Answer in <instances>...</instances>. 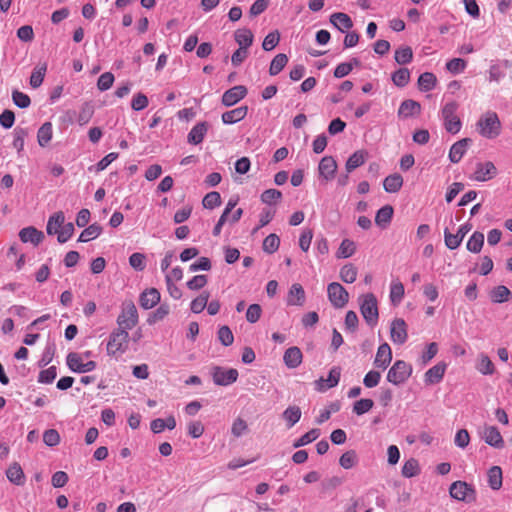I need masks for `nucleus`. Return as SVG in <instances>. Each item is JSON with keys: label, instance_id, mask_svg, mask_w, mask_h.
<instances>
[{"label": "nucleus", "instance_id": "nucleus-55", "mask_svg": "<svg viewBox=\"0 0 512 512\" xmlns=\"http://www.w3.org/2000/svg\"><path fill=\"white\" fill-rule=\"evenodd\" d=\"M218 340L221 342L224 346H230L234 342V336L231 331V329L224 325L221 326L217 332Z\"/></svg>", "mask_w": 512, "mask_h": 512}, {"label": "nucleus", "instance_id": "nucleus-24", "mask_svg": "<svg viewBox=\"0 0 512 512\" xmlns=\"http://www.w3.org/2000/svg\"><path fill=\"white\" fill-rule=\"evenodd\" d=\"M302 358L303 355L301 350L298 347L293 346L285 351L283 361L288 368L295 369L302 363Z\"/></svg>", "mask_w": 512, "mask_h": 512}, {"label": "nucleus", "instance_id": "nucleus-60", "mask_svg": "<svg viewBox=\"0 0 512 512\" xmlns=\"http://www.w3.org/2000/svg\"><path fill=\"white\" fill-rule=\"evenodd\" d=\"M466 61L461 58H453L446 63V68L452 74H459L466 68Z\"/></svg>", "mask_w": 512, "mask_h": 512}, {"label": "nucleus", "instance_id": "nucleus-33", "mask_svg": "<svg viewBox=\"0 0 512 512\" xmlns=\"http://www.w3.org/2000/svg\"><path fill=\"white\" fill-rule=\"evenodd\" d=\"M488 484L491 489L499 490L502 487V469L499 466H492L487 473Z\"/></svg>", "mask_w": 512, "mask_h": 512}, {"label": "nucleus", "instance_id": "nucleus-13", "mask_svg": "<svg viewBox=\"0 0 512 512\" xmlns=\"http://www.w3.org/2000/svg\"><path fill=\"white\" fill-rule=\"evenodd\" d=\"M482 439L491 447L501 449L504 447L505 442L499 431L495 426H485L481 433Z\"/></svg>", "mask_w": 512, "mask_h": 512}, {"label": "nucleus", "instance_id": "nucleus-45", "mask_svg": "<svg viewBox=\"0 0 512 512\" xmlns=\"http://www.w3.org/2000/svg\"><path fill=\"white\" fill-rule=\"evenodd\" d=\"M46 64L36 66L30 76V85L32 88H38L43 83L46 74Z\"/></svg>", "mask_w": 512, "mask_h": 512}, {"label": "nucleus", "instance_id": "nucleus-9", "mask_svg": "<svg viewBox=\"0 0 512 512\" xmlns=\"http://www.w3.org/2000/svg\"><path fill=\"white\" fill-rule=\"evenodd\" d=\"M211 375L216 385L228 386L236 382L239 374L234 368L224 369L220 366H215L212 368Z\"/></svg>", "mask_w": 512, "mask_h": 512}, {"label": "nucleus", "instance_id": "nucleus-6", "mask_svg": "<svg viewBox=\"0 0 512 512\" xmlns=\"http://www.w3.org/2000/svg\"><path fill=\"white\" fill-rule=\"evenodd\" d=\"M138 311L133 302H126L122 305V310L117 317L118 329L128 330L133 329L138 324Z\"/></svg>", "mask_w": 512, "mask_h": 512}, {"label": "nucleus", "instance_id": "nucleus-29", "mask_svg": "<svg viewBox=\"0 0 512 512\" xmlns=\"http://www.w3.org/2000/svg\"><path fill=\"white\" fill-rule=\"evenodd\" d=\"M393 213H394V210L391 205H385V206L381 207L377 211L376 216H375L376 225H378L381 228H386L392 220Z\"/></svg>", "mask_w": 512, "mask_h": 512}, {"label": "nucleus", "instance_id": "nucleus-51", "mask_svg": "<svg viewBox=\"0 0 512 512\" xmlns=\"http://www.w3.org/2000/svg\"><path fill=\"white\" fill-rule=\"evenodd\" d=\"M320 436V430L319 429H311L304 435H302L300 438H298L294 443V448H299L302 446H305L313 441H315Z\"/></svg>", "mask_w": 512, "mask_h": 512}, {"label": "nucleus", "instance_id": "nucleus-31", "mask_svg": "<svg viewBox=\"0 0 512 512\" xmlns=\"http://www.w3.org/2000/svg\"><path fill=\"white\" fill-rule=\"evenodd\" d=\"M403 185V178L400 174L394 173L387 176L383 181L384 190L388 193L398 192Z\"/></svg>", "mask_w": 512, "mask_h": 512}, {"label": "nucleus", "instance_id": "nucleus-11", "mask_svg": "<svg viewBox=\"0 0 512 512\" xmlns=\"http://www.w3.org/2000/svg\"><path fill=\"white\" fill-rule=\"evenodd\" d=\"M68 367L77 373H86L93 371L96 368L95 361H88L83 363L82 358L75 352H71L67 356Z\"/></svg>", "mask_w": 512, "mask_h": 512}, {"label": "nucleus", "instance_id": "nucleus-47", "mask_svg": "<svg viewBox=\"0 0 512 512\" xmlns=\"http://www.w3.org/2000/svg\"><path fill=\"white\" fill-rule=\"evenodd\" d=\"M355 251V242L350 239H344L341 242L336 255L338 258H349L355 253Z\"/></svg>", "mask_w": 512, "mask_h": 512}, {"label": "nucleus", "instance_id": "nucleus-40", "mask_svg": "<svg viewBox=\"0 0 512 512\" xmlns=\"http://www.w3.org/2000/svg\"><path fill=\"white\" fill-rule=\"evenodd\" d=\"M101 232L102 228L100 225L96 223L91 224L81 232L78 238V242H89L90 240L97 238L101 234Z\"/></svg>", "mask_w": 512, "mask_h": 512}, {"label": "nucleus", "instance_id": "nucleus-7", "mask_svg": "<svg viewBox=\"0 0 512 512\" xmlns=\"http://www.w3.org/2000/svg\"><path fill=\"white\" fill-rule=\"evenodd\" d=\"M450 496L458 501L472 503L476 500L475 488L465 481H455L449 488Z\"/></svg>", "mask_w": 512, "mask_h": 512}, {"label": "nucleus", "instance_id": "nucleus-53", "mask_svg": "<svg viewBox=\"0 0 512 512\" xmlns=\"http://www.w3.org/2000/svg\"><path fill=\"white\" fill-rule=\"evenodd\" d=\"M280 245V238L276 234H269L263 241V250L268 254L276 252Z\"/></svg>", "mask_w": 512, "mask_h": 512}, {"label": "nucleus", "instance_id": "nucleus-57", "mask_svg": "<svg viewBox=\"0 0 512 512\" xmlns=\"http://www.w3.org/2000/svg\"><path fill=\"white\" fill-rule=\"evenodd\" d=\"M374 405V402L372 399H360L356 401L353 405V412L357 415H363L370 411Z\"/></svg>", "mask_w": 512, "mask_h": 512}, {"label": "nucleus", "instance_id": "nucleus-30", "mask_svg": "<svg viewBox=\"0 0 512 512\" xmlns=\"http://www.w3.org/2000/svg\"><path fill=\"white\" fill-rule=\"evenodd\" d=\"M421 111V105L414 100H405L401 103L398 115L404 118L411 117L415 114H419Z\"/></svg>", "mask_w": 512, "mask_h": 512}, {"label": "nucleus", "instance_id": "nucleus-56", "mask_svg": "<svg viewBox=\"0 0 512 512\" xmlns=\"http://www.w3.org/2000/svg\"><path fill=\"white\" fill-rule=\"evenodd\" d=\"M202 204L207 209H214L221 204V196L216 191L209 192L204 196Z\"/></svg>", "mask_w": 512, "mask_h": 512}, {"label": "nucleus", "instance_id": "nucleus-27", "mask_svg": "<svg viewBox=\"0 0 512 512\" xmlns=\"http://www.w3.org/2000/svg\"><path fill=\"white\" fill-rule=\"evenodd\" d=\"M248 107L240 106L230 111L224 112L222 114V121L224 124H234L242 119H244L247 115Z\"/></svg>", "mask_w": 512, "mask_h": 512}, {"label": "nucleus", "instance_id": "nucleus-16", "mask_svg": "<svg viewBox=\"0 0 512 512\" xmlns=\"http://www.w3.org/2000/svg\"><path fill=\"white\" fill-rule=\"evenodd\" d=\"M472 143L470 138H463L457 142H455L449 151V160L452 163H458L462 159V157L467 152L469 145Z\"/></svg>", "mask_w": 512, "mask_h": 512}, {"label": "nucleus", "instance_id": "nucleus-26", "mask_svg": "<svg viewBox=\"0 0 512 512\" xmlns=\"http://www.w3.org/2000/svg\"><path fill=\"white\" fill-rule=\"evenodd\" d=\"M6 476L8 480L17 485L22 486L25 484V474L19 463H12L6 470Z\"/></svg>", "mask_w": 512, "mask_h": 512}, {"label": "nucleus", "instance_id": "nucleus-17", "mask_svg": "<svg viewBox=\"0 0 512 512\" xmlns=\"http://www.w3.org/2000/svg\"><path fill=\"white\" fill-rule=\"evenodd\" d=\"M447 365L444 362H439L425 372L424 381L427 385L439 383L445 374Z\"/></svg>", "mask_w": 512, "mask_h": 512}, {"label": "nucleus", "instance_id": "nucleus-15", "mask_svg": "<svg viewBox=\"0 0 512 512\" xmlns=\"http://www.w3.org/2000/svg\"><path fill=\"white\" fill-rule=\"evenodd\" d=\"M392 361V351L387 343L381 344L374 359V366L385 370Z\"/></svg>", "mask_w": 512, "mask_h": 512}, {"label": "nucleus", "instance_id": "nucleus-1", "mask_svg": "<svg viewBox=\"0 0 512 512\" xmlns=\"http://www.w3.org/2000/svg\"><path fill=\"white\" fill-rule=\"evenodd\" d=\"M458 103L456 101L447 102L442 110L441 117L445 130L451 134H457L462 127L460 118L457 116Z\"/></svg>", "mask_w": 512, "mask_h": 512}, {"label": "nucleus", "instance_id": "nucleus-32", "mask_svg": "<svg viewBox=\"0 0 512 512\" xmlns=\"http://www.w3.org/2000/svg\"><path fill=\"white\" fill-rule=\"evenodd\" d=\"M65 216L62 211L56 212L52 216H50L48 223H47V233L49 235H54L59 233L62 225L64 224Z\"/></svg>", "mask_w": 512, "mask_h": 512}, {"label": "nucleus", "instance_id": "nucleus-14", "mask_svg": "<svg viewBox=\"0 0 512 512\" xmlns=\"http://www.w3.org/2000/svg\"><path fill=\"white\" fill-rule=\"evenodd\" d=\"M247 95V88L243 85L234 86L222 95V104L230 107L238 103Z\"/></svg>", "mask_w": 512, "mask_h": 512}, {"label": "nucleus", "instance_id": "nucleus-46", "mask_svg": "<svg viewBox=\"0 0 512 512\" xmlns=\"http://www.w3.org/2000/svg\"><path fill=\"white\" fill-rule=\"evenodd\" d=\"M395 61L400 64H408L413 59V51L409 46H402L395 51Z\"/></svg>", "mask_w": 512, "mask_h": 512}, {"label": "nucleus", "instance_id": "nucleus-58", "mask_svg": "<svg viewBox=\"0 0 512 512\" xmlns=\"http://www.w3.org/2000/svg\"><path fill=\"white\" fill-rule=\"evenodd\" d=\"M282 193L277 189H267L261 194V201L265 204L271 205L281 200Z\"/></svg>", "mask_w": 512, "mask_h": 512}, {"label": "nucleus", "instance_id": "nucleus-36", "mask_svg": "<svg viewBox=\"0 0 512 512\" xmlns=\"http://www.w3.org/2000/svg\"><path fill=\"white\" fill-rule=\"evenodd\" d=\"M511 291L504 285L493 288L490 292V299L493 303H504L509 301Z\"/></svg>", "mask_w": 512, "mask_h": 512}, {"label": "nucleus", "instance_id": "nucleus-39", "mask_svg": "<svg viewBox=\"0 0 512 512\" xmlns=\"http://www.w3.org/2000/svg\"><path fill=\"white\" fill-rule=\"evenodd\" d=\"M288 63V57L284 53L277 54L273 60L271 61L270 68H269V74L271 76H275L279 74L286 64Z\"/></svg>", "mask_w": 512, "mask_h": 512}, {"label": "nucleus", "instance_id": "nucleus-10", "mask_svg": "<svg viewBox=\"0 0 512 512\" xmlns=\"http://www.w3.org/2000/svg\"><path fill=\"white\" fill-rule=\"evenodd\" d=\"M497 175V168L491 162L477 163L472 179L478 182H485L493 179Z\"/></svg>", "mask_w": 512, "mask_h": 512}, {"label": "nucleus", "instance_id": "nucleus-12", "mask_svg": "<svg viewBox=\"0 0 512 512\" xmlns=\"http://www.w3.org/2000/svg\"><path fill=\"white\" fill-rule=\"evenodd\" d=\"M391 340L398 345H402L408 338L407 325L402 318H396L391 323Z\"/></svg>", "mask_w": 512, "mask_h": 512}, {"label": "nucleus", "instance_id": "nucleus-49", "mask_svg": "<svg viewBox=\"0 0 512 512\" xmlns=\"http://www.w3.org/2000/svg\"><path fill=\"white\" fill-rule=\"evenodd\" d=\"M392 81L398 87L406 86L410 81V72L407 68H400L392 74Z\"/></svg>", "mask_w": 512, "mask_h": 512}, {"label": "nucleus", "instance_id": "nucleus-44", "mask_svg": "<svg viewBox=\"0 0 512 512\" xmlns=\"http://www.w3.org/2000/svg\"><path fill=\"white\" fill-rule=\"evenodd\" d=\"M404 286L400 281H394L390 287V301L393 305H398L401 303L404 297Z\"/></svg>", "mask_w": 512, "mask_h": 512}, {"label": "nucleus", "instance_id": "nucleus-59", "mask_svg": "<svg viewBox=\"0 0 512 512\" xmlns=\"http://www.w3.org/2000/svg\"><path fill=\"white\" fill-rule=\"evenodd\" d=\"M170 313V307L168 304H161L149 317L148 323L153 324L163 320Z\"/></svg>", "mask_w": 512, "mask_h": 512}, {"label": "nucleus", "instance_id": "nucleus-38", "mask_svg": "<svg viewBox=\"0 0 512 512\" xmlns=\"http://www.w3.org/2000/svg\"><path fill=\"white\" fill-rule=\"evenodd\" d=\"M235 41L239 48L248 49L253 43V34L249 29H239L235 32Z\"/></svg>", "mask_w": 512, "mask_h": 512}, {"label": "nucleus", "instance_id": "nucleus-20", "mask_svg": "<svg viewBox=\"0 0 512 512\" xmlns=\"http://www.w3.org/2000/svg\"><path fill=\"white\" fill-rule=\"evenodd\" d=\"M160 301V292L156 288H149L143 291L139 298L140 306L145 309H151Z\"/></svg>", "mask_w": 512, "mask_h": 512}, {"label": "nucleus", "instance_id": "nucleus-34", "mask_svg": "<svg viewBox=\"0 0 512 512\" xmlns=\"http://www.w3.org/2000/svg\"><path fill=\"white\" fill-rule=\"evenodd\" d=\"M476 369L483 375H492L495 367L491 359L484 353L479 354Z\"/></svg>", "mask_w": 512, "mask_h": 512}, {"label": "nucleus", "instance_id": "nucleus-37", "mask_svg": "<svg viewBox=\"0 0 512 512\" xmlns=\"http://www.w3.org/2000/svg\"><path fill=\"white\" fill-rule=\"evenodd\" d=\"M301 415V409L298 406H289L282 414L288 428L293 427L300 420Z\"/></svg>", "mask_w": 512, "mask_h": 512}, {"label": "nucleus", "instance_id": "nucleus-21", "mask_svg": "<svg viewBox=\"0 0 512 512\" xmlns=\"http://www.w3.org/2000/svg\"><path fill=\"white\" fill-rule=\"evenodd\" d=\"M19 237L23 243H32L37 246L44 239L42 231L37 230L35 227H26L20 230Z\"/></svg>", "mask_w": 512, "mask_h": 512}, {"label": "nucleus", "instance_id": "nucleus-25", "mask_svg": "<svg viewBox=\"0 0 512 512\" xmlns=\"http://www.w3.org/2000/svg\"><path fill=\"white\" fill-rule=\"evenodd\" d=\"M207 131H208L207 122H199L188 133L187 141L190 144L198 145L204 140V137H205Z\"/></svg>", "mask_w": 512, "mask_h": 512}, {"label": "nucleus", "instance_id": "nucleus-23", "mask_svg": "<svg viewBox=\"0 0 512 512\" xmlns=\"http://www.w3.org/2000/svg\"><path fill=\"white\" fill-rule=\"evenodd\" d=\"M330 22L335 28H337L342 33L353 27L352 19L348 14L343 12L333 13L330 16Z\"/></svg>", "mask_w": 512, "mask_h": 512}, {"label": "nucleus", "instance_id": "nucleus-48", "mask_svg": "<svg viewBox=\"0 0 512 512\" xmlns=\"http://www.w3.org/2000/svg\"><path fill=\"white\" fill-rule=\"evenodd\" d=\"M358 463V456L355 450H349L343 453L339 459V464L344 469H351Z\"/></svg>", "mask_w": 512, "mask_h": 512}, {"label": "nucleus", "instance_id": "nucleus-4", "mask_svg": "<svg viewBox=\"0 0 512 512\" xmlns=\"http://www.w3.org/2000/svg\"><path fill=\"white\" fill-rule=\"evenodd\" d=\"M129 333L124 329L116 328L109 335L107 342V353L110 356L123 354L128 349Z\"/></svg>", "mask_w": 512, "mask_h": 512}, {"label": "nucleus", "instance_id": "nucleus-2", "mask_svg": "<svg viewBox=\"0 0 512 512\" xmlns=\"http://www.w3.org/2000/svg\"><path fill=\"white\" fill-rule=\"evenodd\" d=\"M360 312L370 326H375L378 322L379 312L378 303L373 293H367L359 297Z\"/></svg>", "mask_w": 512, "mask_h": 512}, {"label": "nucleus", "instance_id": "nucleus-19", "mask_svg": "<svg viewBox=\"0 0 512 512\" xmlns=\"http://www.w3.org/2000/svg\"><path fill=\"white\" fill-rule=\"evenodd\" d=\"M341 376V369L339 367H333L329 371L327 379L320 378L316 381L317 389L324 391L329 388H333L338 385Z\"/></svg>", "mask_w": 512, "mask_h": 512}, {"label": "nucleus", "instance_id": "nucleus-42", "mask_svg": "<svg viewBox=\"0 0 512 512\" xmlns=\"http://www.w3.org/2000/svg\"><path fill=\"white\" fill-rule=\"evenodd\" d=\"M484 245V234L475 231L467 242V249L472 253H479Z\"/></svg>", "mask_w": 512, "mask_h": 512}, {"label": "nucleus", "instance_id": "nucleus-43", "mask_svg": "<svg viewBox=\"0 0 512 512\" xmlns=\"http://www.w3.org/2000/svg\"><path fill=\"white\" fill-rule=\"evenodd\" d=\"M357 275H358V270L357 268L349 263V264H345L341 269H340V279L345 282V283H353L356 281L357 279Z\"/></svg>", "mask_w": 512, "mask_h": 512}, {"label": "nucleus", "instance_id": "nucleus-22", "mask_svg": "<svg viewBox=\"0 0 512 512\" xmlns=\"http://www.w3.org/2000/svg\"><path fill=\"white\" fill-rule=\"evenodd\" d=\"M305 291L303 287L295 283L293 284L288 292L287 305L290 306H303L305 303Z\"/></svg>", "mask_w": 512, "mask_h": 512}, {"label": "nucleus", "instance_id": "nucleus-62", "mask_svg": "<svg viewBox=\"0 0 512 512\" xmlns=\"http://www.w3.org/2000/svg\"><path fill=\"white\" fill-rule=\"evenodd\" d=\"M12 100L16 106L22 109L29 107L31 104L30 97L18 90L12 92Z\"/></svg>", "mask_w": 512, "mask_h": 512}, {"label": "nucleus", "instance_id": "nucleus-18", "mask_svg": "<svg viewBox=\"0 0 512 512\" xmlns=\"http://www.w3.org/2000/svg\"><path fill=\"white\" fill-rule=\"evenodd\" d=\"M319 173L325 180H332L337 170V163L332 156H325L321 159L319 166Z\"/></svg>", "mask_w": 512, "mask_h": 512}, {"label": "nucleus", "instance_id": "nucleus-64", "mask_svg": "<svg viewBox=\"0 0 512 512\" xmlns=\"http://www.w3.org/2000/svg\"><path fill=\"white\" fill-rule=\"evenodd\" d=\"M280 35L277 31L271 32L263 40L262 48L265 51L273 50L279 43Z\"/></svg>", "mask_w": 512, "mask_h": 512}, {"label": "nucleus", "instance_id": "nucleus-54", "mask_svg": "<svg viewBox=\"0 0 512 512\" xmlns=\"http://www.w3.org/2000/svg\"><path fill=\"white\" fill-rule=\"evenodd\" d=\"M94 114V107L90 103H84L80 109L77 122L79 125H86Z\"/></svg>", "mask_w": 512, "mask_h": 512}, {"label": "nucleus", "instance_id": "nucleus-35", "mask_svg": "<svg viewBox=\"0 0 512 512\" xmlns=\"http://www.w3.org/2000/svg\"><path fill=\"white\" fill-rule=\"evenodd\" d=\"M53 135V127L51 122H45L37 132V141L41 147H46L51 141Z\"/></svg>", "mask_w": 512, "mask_h": 512}, {"label": "nucleus", "instance_id": "nucleus-52", "mask_svg": "<svg viewBox=\"0 0 512 512\" xmlns=\"http://www.w3.org/2000/svg\"><path fill=\"white\" fill-rule=\"evenodd\" d=\"M420 472L418 461L414 458L407 460L402 467V475L406 478H411L418 475Z\"/></svg>", "mask_w": 512, "mask_h": 512}, {"label": "nucleus", "instance_id": "nucleus-50", "mask_svg": "<svg viewBox=\"0 0 512 512\" xmlns=\"http://www.w3.org/2000/svg\"><path fill=\"white\" fill-rule=\"evenodd\" d=\"M210 297L209 292L204 291L198 297L191 302V310L193 313H201L207 306L208 299Z\"/></svg>", "mask_w": 512, "mask_h": 512}, {"label": "nucleus", "instance_id": "nucleus-63", "mask_svg": "<svg viewBox=\"0 0 512 512\" xmlns=\"http://www.w3.org/2000/svg\"><path fill=\"white\" fill-rule=\"evenodd\" d=\"M27 131L23 128H16L14 130L13 147L20 153L24 149L25 137Z\"/></svg>", "mask_w": 512, "mask_h": 512}, {"label": "nucleus", "instance_id": "nucleus-3", "mask_svg": "<svg viewBox=\"0 0 512 512\" xmlns=\"http://www.w3.org/2000/svg\"><path fill=\"white\" fill-rule=\"evenodd\" d=\"M477 126L479 133L488 139L495 138L500 134L501 122L495 112L488 111L482 115Z\"/></svg>", "mask_w": 512, "mask_h": 512}, {"label": "nucleus", "instance_id": "nucleus-8", "mask_svg": "<svg viewBox=\"0 0 512 512\" xmlns=\"http://www.w3.org/2000/svg\"><path fill=\"white\" fill-rule=\"evenodd\" d=\"M327 295L332 306L337 309L345 307L349 301L348 291L338 282L328 284Z\"/></svg>", "mask_w": 512, "mask_h": 512}, {"label": "nucleus", "instance_id": "nucleus-28", "mask_svg": "<svg viewBox=\"0 0 512 512\" xmlns=\"http://www.w3.org/2000/svg\"><path fill=\"white\" fill-rule=\"evenodd\" d=\"M368 158V152L366 150H357L355 151L346 161V171L348 173L352 172L356 168L362 166L366 159Z\"/></svg>", "mask_w": 512, "mask_h": 512}, {"label": "nucleus", "instance_id": "nucleus-61", "mask_svg": "<svg viewBox=\"0 0 512 512\" xmlns=\"http://www.w3.org/2000/svg\"><path fill=\"white\" fill-rule=\"evenodd\" d=\"M129 264L136 271H143L146 267V257L144 254L136 252L129 257Z\"/></svg>", "mask_w": 512, "mask_h": 512}, {"label": "nucleus", "instance_id": "nucleus-5", "mask_svg": "<svg viewBox=\"0 0 512 512\" xmlns=\"http://www.w3.org/2000/svg\"><path fill=\"white\" fill-rule=\"evenodd\" d=\"M412 366L403 360H397L387 373V381L393 385L404 384L412 374Z\"/></svg>", "mask_w": 512, "mask_h": 512}, {"label": "nucleus", "instance_id": "nucleus-41", "mask_svg": "<svg viewBox=\"0 0 512 512\" xmlns=\"http://www.w3.org/2000/svg\"><path fill=\"white\" fill-rule=\"evenodd\" d=\"M436 76L431 72H424L418 78V86L420 90L428 92L436 85Z\"/></svg>", "mask_w": 512, "mask_h": 512}]
</instances>
